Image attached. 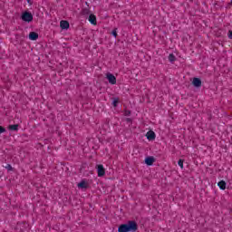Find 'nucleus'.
<instances>
[{"label":"nucleus","mask_w":232,"mask_h":232,"mask_svg":"<svg viewBox=\"0 0 232 232\" xmlns=\"http://www.w3.org/2000/svg\"><path fill=\"white\" fill-rule=\"evenodd\" d=\"M146 137L148 140H155V138L157 136L155 135V132L153 130H149L146 134Z\"/></svg>","instance_id":"nucleus-7"},{"label":"nucleus","mask_w":232,"mask_h":232,"mask_svg":"<svg viewBox=\"0 0 232 232\" xmlns=\"http://www.w3.org/2000/svg\"><path fill=\"white\" fill-rule=\"evenodd\" d=\"M118 104H119V98H113L112 106H114V108H117Z\"/></svg>","instance_id":"nucleus-15"},{"label":"nucleus","mask_w":232,"mask_h":232,"mask_svg":"<svg viewBox=\"0 0 232 232\" xmlns=\"http://www.w3.org/2000/svg\"><path fill=\"white\" fill-rule=\"evenodd\" d=\"M139 229V225L134 220H130L126 224H121L118 227V232H130V231H137Z\"/></svg>","instance_id":"nucleus-1"},{"label":"nucleus","mask_w":232,"mask_h":232,"mask_svg":"<svg viewBox=\"0 0 232 232\" xmlns=\"http://www.w3.org/2000/svg\"><path fill=\"white\" fill-rule=\"evenodd\" d=\"M29 5H32V0H26Z\"/></svg>","instance_id":"nucleus-22"},{"label":"nucleus","mask_w":232,"mask_h":232,"mask_svg":"<svg viewBox=\"0 0 232 232\" xmlns=\"http://www.w3.org/2000/svg\"><path fill=\"white\" fill-rule=\"evenodd\" d=\"M169 63H175V61H177V57L175 56V54L170 53L169 55Z\"/></svg>","instance_id":"nucleus-14"},{"label":"nucleus","mask_w":232,"mask_h":232,"mask_svg":"<svg viewBox=\"0 0 232 232\" xmlns=\"http://www.w3.org/2000/svg\"><path fill=\"white\" fill-rule=\"evenodd\" d=\"M219 189H226V181L221 180L218 183Z\"/></svg>","instance_id":"nucleus-13"},{"label":"nucleus","mask_w":232,"mask_h":232,"mask_svg":"<svg viewBox=\"0 0 232 232\" xmlns=\"http://www.w3.org/2000/svg\"><path fill=\"white\" fill-rule=\"evenodd\" d=\"M153 162H155V158L153 157H147L145 159V163L147 164V166H153Z\"/></svg>","instance_id":"nucleus-9"},{"label":"nucleus","mask_w":232,"mask_h":232,"mask_svg":"<svg viewBox=\"0 0 232 232\" xmlns=\"http://www.w3.org/2000/svg\"><path fill=\"white\" fill-rule=\"evenodd\" d=\"M227 35H228V39H232V31L231 30L228 31Z\"/></svg>","instance_id":"nucleus-20"},{"label":"nucleus","mask_w":232,"mask_h":232,"mask_svg":"<svg viewBox=\"0 0 232 232\" xmlns=\"http://www.w3.org/2000/svg\"><path fill=\"white\" fill-rule=\"evenodd\" d=\"M9 130L11 131H17L19 130V124L9 125Z\"/></svg>","instance_id":"nucleus-12"},{"label":"nucleus","mask_w":232,"mask_h":232,"mask_svg":"<svg viewBox=\"0 0 232 232\" xmlns=\"http://www.w3.org/2000/svg\"><path fill=\"white\" fill-rule=\"evenodd\" d=\"M112 35H113V37H117V31L113 30L112 31Z\"/></svg>","instance_id":"nucleus-21"},{"label":"nucleus","mask_w":232,"mask_h":232,"mask_svg":"<svg viewBox=\"0 0 232 232\" xmlns=\"http://www.w3.org/2000/svg\"><path fill=\"white\" fill-rule=\"evenodd\" d=\"M178 166H179V168H181V169H184V160H179L178 161Z\"/></svg>","instance_id":"nucleus-16"},{"label":"nucleus","mask_w":232,"mask_h":232,"mask_svg":"<svg viewBox=\"0 0 232 232\" xmlns=\"http://www.w3.org/2000/svg\"><path fill=\"white\" fill-rule=\"evenodd\" d=\"M29 39L31 41H37V39H39V34L35 33V32H31L29 34Z\"/></svg>","instance_id":"nucleus-8"},{"label":"nucleus","mask_w":232,"mask_h":232,"mask_svg":"<svg viewBox=\"0 0 232 232\" xmlns=\"http://www.w3.org/2000/svg\"><path fill=\"white\" fill-rule=\"evenodd\" d=\"M22 21H24V23H32L34 21V14L30 12H24L21 15Z\"/></svg>","instance_id":"nucleus-2"},{"label":"nucleus","mask_w":232,"mask_h":232,"mask_svg":"<svg viewBox=\"0 0 232 232\" xmlns=\"http://www.w3.org/2000/svg\"><path fill=\"white\" fill-rule=\"evenodd\" d=\"M89 22L91 23V24H97V16H95V14H90Z\"/></svg>","instance_id":"nucleus-10"},{"label":"nucleus","mask_w":232,"mask_h":232,"mask_svg":"<svg viewBox=\"0 0 232 232\" xmlns=\"http://www.w3.org/2000/svg\"><path fill=\"white\" fill-rule=\"evenodd\" d=\"M106 79L108 80V82H110V84H117V78H115V75L108 72L106 74Z\"/></svg>","instance_id":"nucleus-3"},{"label":"nucleus","mask_w":232,"mask_h":232,"mask_svg":"<svg viewBox=\"0 0 232 232\" xmlns=\"http://www.w3.org/2000/svg\"><path fill=\"white\" fill-rule=\"evenodd\" d=\"M192 84L193 86H195V88H200V86H202V81L200 80V78H194L192 81Z\"/></svg>","instance_id":"nucleus-6"},{"label":"nucleus","mask_w":232,"mask_h":232,"mask_svg":"<svg viewBox=\"0 0 232 232\" xmlns=\"http://www.w3.org/2000/svg\"><path fill=\"white\" fill-rule=\"evenodd\" d=\"M60 27L62 30H68L70 28V23H68L66 20H62L60 22Z\"/></svg>","instance_id":"nucleus-5"},{"label":"nucleus","mask_w":232,"mask_h":232,"mask_svg":"<svg viewBox=\"0 0 232 232\" xmlns=\"http://www.w3.org/2000/svg\"><path fill=\"white\" fill-rule=\"evenodd\" d=\"M5 169H8V171H12V165L7 164Z\"/></svg>","instance_id":"nucleus-19"},{"label":"nucleus","mask_w":232,"mask_h":232,"mask_svg":"<svg viewBox=\"0 0 232 232\" xmlns=\"http://www.w3.org/2000/svg\"><path fill=\"white\" fill-rule=\"evenodd\" d=\"M78 188H80L81 189H86L88 188V184L86 183V181H82L78 183Z\"/></svg>","instance_id":"nucleus-11"},{"label":"nucleus","mask_w":232,"mask_h":232,"mask_svg":"<svg viewBox=\"0 0 232 232\" xmlns=\"http://www.w3.org/2000/svg\"><path fill=\"white\" fill-rule=\"evenodd\" d=\"M82 15H88L90 14V9L85 8L82 11Z\"/></svg>","instance_id":"nucleus-17"},{"label":"nucleus","mask_w":232,"mask_h":232,"mask_svg":"<svg viewBox=\"0 0 232 232\" xmlns=\"http://www.w3.org/2000/svg\"><path fill=\"white\" fill-rule=\"evenodd\" d=\"M98 177H104L106 175V170L104 169V166L97 165Z\"/></svg>","instance_id":"nucleus-4"},{"label":"nucleus","mask_w":232,"mask_h":232,"mask_svg":"<svg viewBox=\"0 0 232 232\" xmlns=\"http://www.w3.org/2000/svg\"><path fill=\"white\" fill-rule=\"evenodd\" d=\"M6 131V129H5L3 126H0V133H5Z\"/></svg>","instance_id":"nucleus-18"}]
</instances>
